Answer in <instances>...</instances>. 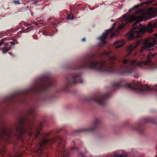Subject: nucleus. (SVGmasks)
Masks as SVG:
<instances>
[{
    "label": "nucleus",
    "instance_id": "41",
    "mask_svg": "<svg viewBox=\"0 0 157 157\" xmlns=\"http://www.w3.org/2000/svg\"><path fill=\"white\" fill-rule=\"evenodd\" d=\"M90 10H94V9H91V8H90Z\"/></svg>",
    "mask_w": 157,
    "mask_h": 157
},
{
    "label": "nucleus",
    "instance_id": "14",
    "mask_svg": "<svg viewBox=\"0 0 157 157\" xmlns=\"http://www.w3.org/2000/svg\"><path fill=\"white\" fill-rule=\"evenodd\" d=\"M156 44L155 41L151 43H148L145 44V45L144 46H142L141 47V49L140 51V53H142L144 51H151V50H153V49H149V48L154 46Z\"/></svg>",
    "mask_w": 157,
    "mask_h": 157
},
{
    "label": "nucleus",
    "instance_id": "22",
    "mask_svg": "<svg viewBox=\"0 0 157 157\" xmlns=\"http://www.w3.org/2000/svg\"><path fill=\"white\" fill-rule=\"evenodd\" d=\"M74 17L72 14H70L68 15L67 19L69 20H72L74 19Z\"/></svg>",
    "mask_w": 157,
    "mask_h": 157
},
{
    "label": "nucleus",
    "instance_id": "45",
    "mask_svg": "<svg viewBox=\"0 0 157 157\" xmlns=\"http://www.w3.org/2000/svg\"><path fill=\"white\" fill-rule=\"evenodd\" d=\"M73 142L75 144V142L74 141H73Z\"/></svg>",
    "mask_w": 157,
    "mask_h": 157
},
{
    "label": "nucleus",
    "instance_id": "36",
    "mask_svg": "<svg viewBox=\"0 0 157 157\" xmlns=\"http://www.w3.org/2000/svg\"><path fill=\"white\" fill-rule=\"evenodd\" d=\"M133 9L132 8H130L128 10V12H131Z\"/></svg>",
    "mask_w": 157,
    "mask_h": 157
},
{
    "label": "nucleus",
    "instance_id": "11",
    "mask_svg": "<svg viewBox=\"0 0 157 157\" xmlns=\"http://www.w3.org/2000/svg\"><path fill=\"white\" fill-rule=\"evenodd\" d=\"M113 27H111L108 30H105V32L103 33L101 36L99 37L98 39H100L101 42L104 44L106 43L105 39L107 38V36L109 33H111L113 30Z\"/></svg>",
    "mask_w": 157,
    "mask_h": 157
},
{
    "label": "nucleus",
    "instance_id": "46",
    "mask_svg": "<svg viewBox=\"0 0 157 157\" xmlns=\"http://www.w3.org/2000/svg\"><path fill=\"white\" fill-rule=\"evenodd\" d=\"M155 157H157V156H155Z\"/></svg>",
    "mask_w": 157,
    "mask_h": 157
},
{
    "label": "nucleus",
    "instance_id": "8",
    "mask_svg": "<svg viewBox=\"0 0 157 157\" xmlns=\"http://www.w3.org/2000/svg\"><path fill=\"white\" fill-rule=\"evenodd\" d=\"M9 38L8 37H6L3 38L0 40V46L3 45L4 47L0 50L2 49V52L3 54H6L11 49L13 48L16 44L18 43L17 40L16 38L11 40V41L7 43L5 42V40H9Z\"/></svg>",
    "mask_w": 157,
    "mask_h": 157
},
{
    "label": "nucleus",
    "instance_id": "18",
    "mask_svg": "<svg viewBox=\"0 0 157 157\" xmlns=\"http://www.w3.org/2000/svg\"><path fill=\"white\" fill-rule=\"evenodd\" d=\"M140 41H137L136 44L134 45H130L128 47V49L129 51H132L137 48V46L140 44Z\"/></svg>",
    "mask_w": 157,
    "mask_h": 157
},
{
    "label": "nucleus",
    "instance_id": "12",
    "mask_svg": "<svg viewBox=\"0 0 157 157\" xmlns=\"http://www.w3.org/2000/svg\"><path fill=\"white\" fill-rule=\"evenodd\" d=\"M6 148L4 145L2 144L0 148V157H17V156L14 153L13 155H10L6 152Z\"/></svg>",
    "mask_w": 157,
    "mask_h": 157
},
{
    "label": "nucleus",
    "instance_id": "9",
    "mask_svg": "<svg viewBox=\"0 0 157 157\" xmlns=\"http://www.w3.org/2000/svg\"><path fill=\"white\" fill-rule=\"evenodd\" d=\"M110 96V94L107 93L99 97L95 96L86 97L83 98V101L87 102L95 101L100 105H104L105 104V100L108 98Z\"/></svg>",
    "mask_w": 157,
    "mask_h": 157
},
{
    "label": "nucleus",
    "instance_id": "38",
    "mask_svg": "<svg viewBox=\"0 0 157 157\" xmlns=\"http://www.w3.org/2000/svg\"><path fill=\"white\" fill-rule=\"evenodd\" d=\"M80 154L81 155V156H82V157H83L84 155H83V154L81 152L80 153Z\"/></svg>",
    "mask_w": 157,
    "mask_h": 157
},
{
    "label": "nucleus",
    "instance_id": "2",
    "mask_svg": "<svg viewBox=\"0 0 157 157\" xmlns=\"http://www.w3.org/2000/svg\"><path fill=\"white\" fill-rule=\"evenodd\" d=\"M55 81L52 79L50 73L42 75L36 79L33 85L29 88L20 91L19 93H13L5 97L3 102L6 104L10 102L16 101L19 103H27L29 95L32 94H44L39 102H45L53 99L56 95L51 91L46 92L48 87L54 86Z\"/></svg>",
    "mask_w": 157,
    "mask_h": 157
},
{
    "label": "nucleus",
    "instance_id": "42",
    "mask_svg": "<svg viewBox=\"0 0 157 157\" xmlns=\"http://www.w3.org/2000/svg\"><path fill=\"white\" fill-rule=\"evenodd\" d=\"M32 1H36V0H32Z\"/></svg>",
    "mask_w": 157,
    "mask_h": 157
},
{
    "label": "nucleus",
    "instance_id": "4",
    "mask_svg": "<svg viewBox=\"0 0 157 157\" xmlns=\"http://www.w3.org/2000/svg\"><path fill=\"white\" fill-rule=\"evenodd\" d=\"M112 86L115 88L122 87L127 89H131L135 93L140 95L146 94L149 91L151 90L157 91V84L154 86H149L147 85L144 86L139 82H137L132 86L131 84L128 83L124 79H121L119 82L113 83Z\"/></svg>",
    "mask_w": 157,
    "mask_h": 157
},
{
    "label": "nucleus",
    "instance_id": "28",
    "mask_svg": "<svg viewBox=\"0 0 157 157\" xmlns=\"http://www.w3.org/2000/svg\"><path fill=\"white\" fill-rule=\"evenodd\" d=\"M115 157H125V156L124 155H117L116 154Z\"/></svg>",
    "mask_w": 157,
    "mask_h": 157
},
{
    "label": "nucleus",
    "instance_id": "35",
    "mask_svg": "<svg viewBox=\"0 0 157 157\" xmlns=\"http://www.w3.org/2000/svg\"><path fill=\"white\" fill-rule=\"evenodd\" d=\"M81 40L82 42H85V41H86V38H85V37H84Z\"/></svg>",
    "mask_w": 157,
    "mask_h": 157
},
{
    "label": "nucleus",
    "instance_id": "39",
    "mask_svg": "<svg viewBox=\"0 0 157 157\" xmlns=\"http://www.w3.org/2000/svg\"><path fill=\"white\" fill-rule=\"evenodd\" d=\"M114 155H115H115H116V154H116V151H114Z\"/></svg>",
    "mask_w": 157,
    "mask_h": 157
},
{
    "label": "nucleus",
    "instance_id": "33",
    "mask_svg": "<svg viewBox=\"0 0 157 157\" xmlns=\"http://www.w3.org/2000/svg\"><path fill=\"white\" fill-rule=\"evenodd\" d=\"M115 33H113L112 35L110 36L111 38H113V37L115 36Z\"/></svg>",
    "mask_w": 157,
    "mask_h": 157
},
{
    "label": "nucleus",
    "instance_id": "29",
    "mask_svg": "<svg viewBox=\"0 0 157 157\" xmlns=\"http://www.w3.org/2000/svg\"><path fill=\"white\" fill-rule=\"evenodd\" d=\"M27 8H20L19 10L20 12H22L24 10H26V9Z\"/></svg>",
    "mask_w": 157,
    "mask_h": 157
},
{
    "label": "nucleus",
    "instance_id": "19",
    "mask_svg": "<svg viewBox=\"0 0 157 157\" xmlns=\"http://www.w3.org/2000/svg\"><path fill=\"white\" fill-rule=\"evenodd\" d=\"M114 44L115 47L117 48L122 47L124 45L123 43H121V41L119 40L115 41L114 43Z\"/></svg>",
    "mask_w": 157,
    "mask_h": 157
},
{
    "label": "nucleus",
    "instance_id": "17",
    "mask_svg": "<svg viewBox=\"0 0 157 157\" xmlns=\"http://www.w3.org/2000/svg\"><path fill=\"white\" fill-rule=\"evenodd\" d=\"M156 54V53L152 54L151 53H149L148 54L147 60L144 62V65H148L149 63H151V61L150 57H153Z\"/></svg>",
    "mask_w": 157,
    "mask_h": 157
},
{
    "label": "nucleus",
    "instance_id": "37",
    "mask_svg": "<svg viewBox=\"0 0 157 157\" xmlns=\"http://www.w3.org/2000/svg\"><path fill=\"white\" fill-rule=\"evenodd\" d=\"M43 34H44V35L45 36H52L53 35H46V34H44V33Z\"/></svg>",
    "mask_w": 157,
    "mask_h": 157
},
{
    "label": "nucleus",
    "instance_id": "31",
    "mask_svg": "<svg viewBox=\"0 0 157 157\" xmlns=\"http://www.w3.org/2000/svg\"><path fill=\"white\" fill-rule=\"evenodd\" d=\"M153 2V0H149V1H148L147 2V4H150V3H151L152 2Z\"/></svg>",
    "mask_w": 157,
    "mask_h": 157
},
{
    "label": "nucleus",
    "instance_id": "15",
    "mask_svg": "<svg viewBox=\"0 0 157 157\" xmlns=\"http://www.w3.org/2000/svg\"><path fill=\"white\" fill-rule=\"evenodd\" d=\"M146 13L148 16V18H154L156 16L155 10L153 8L149 9L146 12Z\"/></svg>",
    "mask_w": 157,
    "mask_h": 157
},
{
    "label": "nucleus",
    "instance_id": "32",
    "mask_svg": "<svg viewBox=\"0 0 157 157\" xmlns=\"http://www.w3.org/2000/svg\"><path fill=\"white\" fill-rule=\"evenodd\" d=\"M51 134H54V133H53V132H49L48 133H47V134H46V136H48V135H49Z\"/></svg>",
    "mask_w": 157,
    "mask_h": 157
},
{
    "label": "nucleus",
    "instance_id": "3",
    "mask_svg": "<svg viewBox=\"0 0 157 157\" xmlns=\"http://www.w3.org/2000/svg\"><path fill=\"white\" fill-rule=\"evenodd\" d=\"M116 59L115 56L110 57L108 61L102 60L98 62H95L91 59H87L80 63H76L73 66V70L84 69H93L100 72H105L109 73H115L121 71L119 75H132L135 73L134 67L141 66L144 64V61L139 62L135 60H131L129 63L132 67L126 65L121 66L119 68L115 66H109L108 65L110 62L114 63V61Z\"/></svg>",
    "mask_w": 157,
    "mask_h": 157
},
{
    "label": "nucleus",
    "instance_id": "27",
    "mask_svg": "<svg viewBox=\"0 0 157 157\" xmlns=\"http://www.w3.org/2000/svg\"><path fill=\"white\" fill-rule=\"evenodd\" d=\"M111 53L110 52H105L103 53V55H108L110 54Z\"/></svg>",
    "mask_w": 157,
    "mask_h": 157
},
{
    "label": "nucleus",
    "instance_id": "21",
    "mask_svg": "<svg viewBox=\"0 0 157 157\" xmlns=\"http://www.w3.org/2000/svg\"><path fill=\"white\" fill-rule=\"evenodd\" d=\"M32 28L33 26H31V25H30L28 26V27L25 29L29 32L32 30Z\"/></svg>",
    "mask_w": 157,
    "mask_h": 157
},
{
    "label": "nucleus",
    "instance_id": "30",
    "mask_svg": "<svg viewBox=\"0 0 157 157\" xmlns=\"http://www.w3.org/2000/svg\"><path fill=\"white\" fill-rule=\"evenodd\" d=\"M71 150H78V149L77 148H76L74 147H71Z\"/></svg>",
    "mask_w": 157,
    "mask_h": 157
},
{
    "label": "nucleus",
    "instance_id": "10",
    "mask_svg": "<svg viewBox=\"0 0 157 157\" xmlns=\"http://www.w3.org/2000/svg\"><path fill=\"white\" fill-rule=\"evenodd\" d=\"M100 120L97 118H95L93 120L91 126L89 127L80 130H77L73 131L74 133H79L82 132H92L96 130L101 124Z\"/></svg>",
    "mask_w": 157,
    "mask_h": 157
},
{
    "label": "nucleus",
    "instance_id": "25",
    "mask_svg": "<svg viewBox=\"0 0 157 157\" xmlns=\"http://www.w3.org/2000/svg\"><path fill=\"white\" fill-rule=\"evenodd\" d=\"M129 62V60L127 59H124L123 60V63L124 64H126Z\"/></svg>",
    "mask_w": 157,
    "mask_h": 157
},
{
    "label": "nucleus",
    "instance_id": "23",
    "mask_svg": "<svg viewBox=\"0 0 157 157\" xmlns=\"http://www.w3.org/2000/svg\"><path fill=\"white\" fill-rule=\"evenodd\" d=\"M124 24H122L119 26L118 27V29L119 30H121L124 28Z\"/></svg>",
    "mask_w": 157,
    "mask_h": 157
},
{
    "label": "nucleus",
    "instance_id": "16",
    "mask_svg": "<svg viewBox=\"0 0 157 157\" xmlns=\"http://www.w3.org/2000/svg\"><path fill=\"white\" fill-rule=\"evenodd\" d=\"M36 111L35 106L33 105L27 110L26 113L28 115H32L34 117L35 116V113Z\"/></svg>",
    "mask_w": 157,
    "mask_h": 157
},
{
    "label": "nucleus",
    "instance_id": "34",
    "mask_svg": "<svg viewBox=\"0 0 157 157\" xmlns=\"http://www.w3.org/2000/svg\"><path fill=\"white\" fill-rule=\"evenodd\" d=\"M97 46L99 47H102V46L100 43H98L97 44Z\"/></svg>",
    "mask_w": 157,
    "mask_h": 157
},
{
    "label": "nucleus",
    "instance_id": "6",
    "mask_svg": "<svg viewBox=\"0 0 157 157\" xmlns=\"http://www.w3.org/2000/svg\"><path fill=\"white\" fill-rule=\"evenodd\" d=\"M83 82L81 74L78 73H72L70 75V77L67 78L62 90L64 91H68V88L72 85L78 83H82Z\"/></svg>",
    "mask_w": 157,
    "mask_h": 157
},
{
    "label": "nucleus",
    "instance_id": "5",
    "mask_svg": "<svg viewBox=\"0 0 157 157\" xmlns=\"http://www.w3.org/2000/svg\"><path fill=\"white\" fill-rule=\"evenodd\" d=\"M140 21H136L133 24L132 30L127 34L130 39H133L141 37L146 31L149 33H151L155 24L149 22L146 27H140Z\"/></svg>",
    "mask_w": 157,
    "mask_h": 157
},
{
    "label": "nucleus",
    "instance_id": "7",
    "mask_svg": "<svg viewBox=\"0 0 157 157\" xmlns=\"http://www.w3.org/2000/svg\"><path fill=\"white\" fill-rule=\"evenodd\" d=\"M142 123H150L154 124H156L157 123L156 121H154L152 117H146L136 125L130 126L129 128V129L130 130L136 132L140 134L142 133L144 131L141 128V126L143 125Z\"/></svg>",
    "mask_w": 157,
    "mask_h": 157
},
{
    "label": "nucleus",
    "instance_id": "40",
    "mask_svg": "<svg viewBox=\"0 0 157 157\" xmlns=\"http://www.w3.org/2000/svg\"><path fill=\"white\" fill-rule=\"evenodd\" d=\"M155 37L156 38H157V33L155 35Z\"/></svg>",
    "mask_w": 157,
    "mask_h": 157
},
{
    "label": "nucleus",
    "instance_id": "44",
    "mask_svg": "<svg viewBox=\"0 0 157 157\" xmlns=\"http://www.w3.org/2000/svg\"><path fill=\"white\" fill-rule=\"evenodd\" d=\"M44 19L41 20V21H43ZM40 21H41V20H40Z\"/></svg>",
    "mask_w": 157,
    "mask_h": 157
},
{
    "label": "nucleus",
    "instance_id": "43",
    "mask_svg": "<svg viewBox=\"0 0 157 157\" xmlns=\"http://www.w3.org/2000/svg\"><path fill=\"white\" fill-rule=\"evenodd\" d=\"M71 135V136H72V135H73V134H70V135Z\"/></svg>",
    "mask_w": 157,
    "mask_h": 157
},
{
    "label": "nucleus",
    "instance_id": "1",
    "mask_svg": "<svg viewBox=\"0 0 157 157\" xmlns=\"http://www.w3.org/2000/svg\"><path fill=\"white\" fill-rule=\"evenodd\" d=\"M4 117L2 114L0 115V139L5 144L11 143L12 141L16 139L21 140L23 134L27 133L33 140L36 139L39 136L41 139V141L36 146V151L40 152L39 157H43L41 154H43L44 148L46 147L49 144L55 142L58 144V147L56 152V156L62 157H69L70 154L66 152L64 148V140L62 137L57 136L51 139L48 138L41 135L40 130L43 126V123H40L37 125L32 124L31 121L26 119L24 116L20 117L18 122L15 124L12 128L6 127L3 121Z\"/></svg>",
    "mask_w": 157,
    "mask_h": 157
},
{
    "label": "nucleus",
    "instance_id": "20",
    "mask_svg": "<svg viewBox=\"0 0 157 157\" xmlns=\"http://www.w3.org/2000/svg\"><path fill=\"white\" fill-rule=\"evenodd\" d=\"M136 13H139L140 14L143 16L144 15V11L142 10H138V11L136 12Z\"/></svg>",
    "mask_w": 157,
    "mask_h": 157
},
{
    "label": "nucleus",
    "instance_id": "13",
    "mask_svg": "<svg viewBox=\"0 0 157 157\" xmlns=\"http://www.w3.org/2000/svg\"><path fill=\"white\" fill-rule=\"evenodd\" d=\"M139 17V16L134 15L129 16L127 14H124L123 16V19L125 21L126 24H127L129 22H132L137 19Z\"/></svg>",
    "mask_w": 157,
    "mask_h": 157
},
{
    "label": "nucleus",
    "instance_id": "26",
    "mask_svg": "<svg viewBox=\"0 0 157 157\" xmlns=\"http://www.w3.org/2000/svg\"><path fill=\"white\" fill-rule=\"evenodd\" d=\"M13 3L16 5H19L20 4L19 1V0H15L13 2Z\"/></svg>",
    "mask_w": 157,
    "mask_h": 157
},
{
    "label": "nucleus",
    "instance_id": "24",
    "mask_svg": "<svg viewBox=\"0 0 157 157\" xmlns=\"http://www.w3.org/2000/svg\"><path fill=\"white\" fill-rule=\"evenodd\" d=\"M140 6L139 5H136L135 6H134L133 7H132V8L133 9H137L139 7H140Z\"/></svg>",
    "mask_w": 157,
    "mask_h": 157
}]
</instances>
